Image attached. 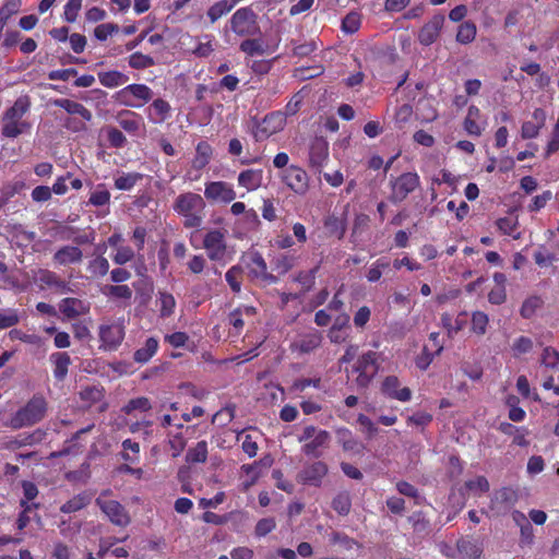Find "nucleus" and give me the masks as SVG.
Listing matches in <instances>:
<instances>
[{"label":"nucleus","mask_w":559,"mask_h":559,"mask_svg":"<svg viewBox=\"0 0 559 559\" xmlns=\"http://www.w3.org/2000/svg\"><path fill=\"white\" fill-rule=\"evenodd\" d=\"M174 211L182 217L186 228H199L203 223L205 202L203 198L193 192L179 194L174 204Z\"/></svg>","instance_id":"nucleus-1"},{"label":"nucleus","mask_w":559,"mask_h":559,"mask_svg":"<svg viewBox=\"0 0 559 559\" xmlns=\"http://www.w3.org/2000/svg\"><path fill=\"white\" fill-rule=\"evenodd\" d=\"M29 108V98L27 96L19 97L3 114L1 134L14 139L28 132L32 124L24 120L23 117L28 112Z\"/></svg>","instance_id":"nucleus-2"},{"label":"nucleus","mask_w":559,"mask_h":559,"mask_svg":"<svg viewBox=\"0 0 559 559\" xmlns=\"http://www.w3.org/2000/svg\"><path fill=\"white\" fill-rule=\"evenodd\" d=\"M47 412V403L40 395L33 396L10 419V426L14 429L32 426L40 421Z\"/></svg>","instance_id":"nucleus-3"},{"label":"nucleus","mask_w":559,"mask_h":559,"mask_svg":"<svg viewBox=\"0 0 559 559\" xmlns=\"http://www.w3.org/2000/svg\"><path fill=\"white\" fill-rule=\"evenodd\" d=\"M227 230L225 229H210L203 238V248L206 251L207 258L211 261L225 264L230 260L226 242Z\"/></svg>","instance_id":"nucleus-4"},{"label":"nucleus","mask_w":559,"mask_h":559,"mask_svg":"<svg viewBox=\"0 0 559 559\" xmlns=\"http://www.w3.org/2000/svg\"><path fill=\"white\" fill-rule=\"evenodd\" d=\"M109 493V490L102 491L95 500L96 506L114 525L128 526L131 522L129 512L119 501L107 499Z\"/></svg>","instance_id":"nucleus-5"},{"label":"nucleus","mask_w":559,"mask_h":559,"mask_svg":"<svg viewBox=\"0 0 559 559\" xmlns=\"http://www.w3.org/2000/svg\"><path fill=\"white\" fill-rule=\"evenodd\" d=\"M331 440V436L326 430L317 428L316 426H307L298 436V441L304 443L302 452L306 455L319 456L321 450L326 448Z\"/></svg>","instance_id":"nucleus-6"},{"label":"nucleus","mask_w":559,"mask_h":559,"mask_svg":"<svg viewBox=\"0 0 559 559\" xmlns=\"http://www.w3.org/2000/svg\"><path fill=\"white\" fill-rule=\"evenodd\" d=\"M152 97L153 92L145 84H130L114 96L119 104L131 108L141 107L144 103L151 100Z\"/></svg>","instance_id":"nucleus-7"},{"label":"nucleus","mask_w":559,"mask_h":559,"mask_svg":"<svg viewBox=\"0 0 559 559\" xmlns=\"http://www.w3.org/2000/svg\"><path fill=\"white\" fill-rule=\"evenodd\" d=\"M100 348L116 350L122 343L126 334L123 320L110 321L99 326Z\"/></svg>","instance_id":"nucleus-8"},{"label":"nucleus","mask_w":559,"mask_h":559,"mask_svg":"<svg viewBox=\"0 0 559 559\" xmlns=\"http://www.w3.org/2000/svg\"><path fill=\"white\" fill-rule=\"evenodd\" d=\"M278 177L288 189L298 195H305L309 190V176L304 168L297 165H289L280 171Z\"/></svg>","instance_id":"nucleus-9"},{"label":"nucleus","mask_w":559,"mask_h":559,"mask_svg":"<svg viewBox=\"0 0 559 559\" xmlns=\"http://www.w3.org/2000/svg\"><path fill=\"white\" fill-rule=\"evenodd\" d=\"M286 124L285 115L282 111H273L266 115L259 123H257L253 136L257 141H263L271 135L282 131Z\"/></svg>","instance_id":"nucleus-10"},{"label":"nucleus","mask_w":559,"mask_h":559,"mask_svg":"<svg viewBox=\"0 0 559 559\" xmlns=\"http://www.w3.org/2000/svg\"><path fill=\"white\" fill-rule=\"evenodd\" d=\"M419 176L416 173H405L391 180V201L402 202L419 186Z\"/></svg>","instance_id":"nucleus-11"},{"label":"nucleus","mask_w":559,"mask_h":559,"mask_svg":"<svg viewBox=\"0 0 559 559\" xmlns=\"http://www.w3.org/2000/svg\"><path fill=\"white\" fill-rule=\"evenodd\" d=\"M357 373L356 383L359 388H366L378 371L377 354L365 353L356 362L353 369Z\"/></svg>","instance_id":"nucleus-12"},{"label":"nucleus","mask_w":559,"mask_h":559,"mask_svg":"<svg viewBox=\"0 0 559 559\" xmlns=\"http://www.w3.org/2000/svg\"><path fill=\"white\" fill-rule=\"evenodd\" d=\"M204 195L206 199L229 203L236 199V192L233 186L225 181H212L205 185Z\"/></svg>","instance_id":"nucleus-13"},{"label":"nucleus","mask_w":559,"mask_h":559,"mask_svg":"<svg viewBox=\"0 0 559 559\" xmlns=\"http://www.w3.org/2000/svg\"><path fill=\"white\" fill-rule=\"evenodd\" d=\"M242 263L247 267L249 276L252 278L275 281V277L267 273L266 262L259 252H249L242 258Z\"/></svg>","instance_id":"nucleus-14"},{"label":"nucleus","mask_w":559,"mask_h":559,"mask_svg":"<svg viewBox=\"0 0 559 559\" xmlns=\"http://www.w3.org/2000/svg\"><path fill=\"white\" fill-rule=\"evenodd\" d=\"M254 14L248 8L238 9L230 19V28L237 35H249L252 33Z\"/></svg>","instance_id":"nucleus-15"},{"label":"nucleus","mask_w":559,"mask_h":559,"mask_svg":"<svg viewBox=\"0 0 559 559\" xmlns=\"http://www.w3.org/2000/svg\"><path fill=\"white\" fill-rule=\"evenodd\" d=\"M328 474V466L321 461L307 465L299 474V480L310 486H320Z\"/></svg>","instance_id":"nucleus-16"},{"label":"nucleus","mask_w":559,"mask_h":559,"mask_svg":"<svg viewBox=\"0 0 559 559\" xmlns=\"http://www.w3.org/2000/svg\"><path fill=\"white\" fill-rule=\"evenodd\" d=\"M444 23V16H432L419 31L418 40L421 45L429 46L437 40Z\"/></svg>","instance_id":"nucleus-17"},{"label":"nucleus","mask_w":559,"mask_h":559,"mask_svg":"<svg viewBox=\"0 0 559 559\" xmlns=\"http://www.w3.org/2000/svg\"><path fill=\"white\" fill-rule=\"evenodd\" d=\"M457 559H478L483 554V544L471 537H463L456 543Z\"/></svg>","instance_id":"nucleus-18"},{"label":"nucleus","mask_w":559,"mask_h":559,"mask_svg":"<svg viewBox=\"0 0 559 559\" xmlns=\"http://www.w3.org/2000/svg\"><path fill=\"white\" fill-rule=\"evenodd\" d=\"M329 158V144L323 139H316L309 152L310 165L314 168H321Z\"/></svg>","instance_id":"nucleus-19"},{"label":"nucleus","mask_w":559,"mask_h":559,"mask_svg":"<svg viewBox=\"0 0 559 559\" xmlns=\"http://www.w3.org/2000/svg\"><path fill=\"white\" fill-rule=\"evenodd\" d=\"M321 342V334L317 331H313L305 335H301L292 344V348L294 352H298L300 354H308L318 348Z\"/></svg>","instance_id":"nucleus-20"},{"label":"nucleus","mask_w":559,"mask_h":559,"mask_svg":"<svg viewBox=\"0 0 559 559\" xmlns=\"http://www.w3.org/2000/svg\"><path fill=\"white\" fill-rule=\"evenodd\" d=\"M83 259V252L79 247L64 246L56 251L53 261L60 265L80 263Z\"/></svg>","instance_id":"nucleus-21"},{"label":"nucleus","mask_w":559,"mask_h":559,"mask_svg":"<svg viewBox=\"0 0 559 559\" xmlns=\"http://www.w3.org/2000/svg\"><path fill=\"white\" fill-rule=\"evenodd\" d=\"M59 310L67 319H74L86 313L88 307L80 299L64 298L59 304Z\"/></svg>","instance_id":"nucleus-22"},{"label":"nucleus","mask_w":559,"mask_h":559,"mask_svg":"<svg viewBox=\"0 0 559 559\" xmlns=\"http://www.w3.org/2000/svg\"><path fill=\"white\" fill-rule=\"evenodd\" d=\"M92 499H93L92 492L82 491V492L75 495L74 497H72L71 499H69L68 501H66L60 507V511L66 514L81 511L91 503Z\"/></svg>","instance_id":"nucleus-23"},{"label":"nucleus","mask_w":559,"mask_h":559,"mask_svg":"<svg viewBox=\"0 0 559 559\" xmlns=\"http://www.w3.org/2000/svg\"><path fill=\"white\" fill-rule=\"evenodd\" d=\"M263 181V171L261 169H247L238 175V185L247 189V191H254L261 187Z\"/></svg>","instance_id":"nucleus-24"},{"label":"nucleus","mask_w":559,"mask_h":559,"mask_svg":"<svg viewBox=\"0 0 559 559\" xmlns=\"http://www.w3.org/2000/svg\"><path fill=\"white\" fill-rule=\"evenodd\" d=\"M348 322L349 317L345 313L338 316L335 319L332 328L329 331V338L332 343L341 344L345 342L347 337V330L349 329Z\"/></svg>","instance_id":"nucleus-25"},{"label":"nucleus","mask_w":559,"mask_h":559,"mask_svg":"<svg viewBox=\"0 0 559 559\" xmlns=\"http://www.w3.org/2000/svg\"><path fill=\"white\" fill-rule=\"evenodd\" d=\"M50 361L53 365V377L58 381H63L68 374L71 358L68 353L57 352L50 355Z\"/></svg>","instance_id":"nucleus-26"},{"label":"nucleus","mask_w":559,"mask_h":559,"mask_svg":"<svg viewBox=\"0 0 559 559\" xmlns=\"http://www.w3.org/2000/svg\"><path fill=\"white\" fill-rule=\"evenodd\" d=\"M337 440L344 451L352 452L353 454H360L365 449V445L346 428L337 430Z\"/></svg>","instance_id":"nucleus-27"},{"label":"nucleus","mask_w":559,"mask_h":559,"mask_svg":"<svg viewBox=\"0 0 559 559\" xmlns=\"http://www.w3.org/2000/svg\"><path fill=\"white\" fill-rule=\"evenodd\" d=\"M170 105L162 99H155L148 108V119L155 123H163L170 116Z\"/></svg>","instance_id":"nucleus-28"},{"label":"nucleus","mask_w":559,"mask_h":559,"mask_svg":"<svg viewBox=\"0 0 559 559\" xmlns=\"http://www.w3.org/2000/svg\"><path fill=\"white\" fill-rule=\"evenodd\" d=\"M52 104L57 107L63 108L70 115L81 116L86 121L92 119V112L78 102L68 98H58L55 99Z\"/></svg>","instance_id":"nucleus-29"},{"label":"nucleus","mask_w":559,"mask_h":559,"mask_svg":"<svg viewBox=\"0 0 559 559\" xmlns=\"http://www.w3.org/2000/svg\"><path fill=\"white\" fill-rule=\"evenodd\" d=\"M212 153V146L207 142L202 141L198 143L195 155L191 162L192 167L197 170L203 169L211 162Z\"/></svg>","instance_id":"nucleus-30"},{"label":"nucleus","mask_w":559,"mask_h":559,"mask_svg":"<svg viewBox=\"0 0 559 559\" xmlns=\"http://www.w3.org/2000/svg\"><path fill=\"white\" fill-rule=\"evenodd\" d=\"M98 80L103 86L115 88L126 84L129 81V76L120 71L111 70L99 72Z\"/></svg>","instance_id":"nucleus-31"},{"label":"nucleus","mask_w":559,"mask_h":559,"mask_svg":"<svg viewBox=\"0 0 559 559\" xmlns=\"http://www.w3.org/2000/svg\"><path fill=\"white\" fill-rule=\"evenodd\" d=\"M237 2L238 0H219L212 4L206 12L211 23H215L222 16L229 13L237 4Z\"/></svg>","instance_id":"nucleus-32"},{"label":"nucleus","mask_w":559,"mask_h":559,"mask_svg":"<svg viewBox=\"0 0 559 559\" xmlns=\"http://www.w3.org/2000/svg\"><path fill=\"white\" fill-rule=\"evenodd\" d=\"M158 341L155 337L146 340L143 347L139 348L134 353V360L140 364L147 362L157 352Z\"/></svg>","instance_id":"nucleus-33"},{"label":"nucleus","mask_w":559,"mask_h":559,"mask_svg":"<svg viewBox=\"0 0 559 559\" xmlns=\"http://www.w3.org/2000/svg\"><path fill=\"white\" fill-rule=\"evenodd\" d=\"M143 175L140 173H127L121 174L115 179V187L118 190L129 191L131 190L140 180H142Z\"/></svg>","instance_id":"nucleus-34"},{"label":"nucleus","mask_w":559,"mask_h":559,"mask_svg":"<svg viewBox=\"0 0 559 559\" xmlns=\"http://www.w3.org/2000/svg\"><path fill=\"white\" fill-rule=\"evenodd\" d=\"M207 459L206 441H199L193 448H190L186 454L188 463H204Z\"/></svg>","instance_id":"nucleus-35"},{"label":"nucleus","mask_w":559,"mask_h":559,"mask_svg":"<svg viewBox=\"0 0 559 559\" xmlns=\"http://www.w3.org/2000/svg\"><path fill=\"white\" fill-rule=\"evenodd\" d=\"M477 28L475 23L466 21L459 26L456 40L460 44L467 45L476 37Z\"/></svg>","instance_id":"nucleus-36"},{"label":"nucleus","mask_w":559,"mask_h":559,"mask_svg":"<svg viewBox=\"0 0 559 559\" xmlns=\"http://www.w3.org/2000/svg\"><path fill=\"white\" fill-rule=\"evenodd\" d=\"M465 312L457 316L454 322H452V318L448 313H443L441 316V323L444 329H447L448 335L452 337L457 332H460L465 325V319L463 318Z\"/></svg>","instance_id":"nucleus-37"},{"label":"nucleus","mask_w":559,"mask_h":559,"mask_svg":"<svg viewBox=\"0 0 559 559\" xmlns=\"http://www.w3.org/2000/svg\"><path fill=\"white\" fill-rule=\"evenodd\" d=\"M152 408V404L147 397L141 396L130 400L123 407L122 412L131 415L135 412L145 413Z\"/></svg>","instance_id":"nucleus-38"},{"label":"nucleus","mask_w":559,"mask_h":559,"mask_svg":"<svg viewBox=\"0 0 559 559\" xmlns=\"http://www.w3.org/2000/svg\"><path fill=\"white\" fill-rule=\"evenodd\" d=\"M350 507H352V498H350L349 492L342 491V492H338L333 498L332 508L340 515H347L350 511Z\"/></svg>","instance_id":"nucleus-39"},{"label":"nucleus","mask_w":559,"mask_h":559,"mask_svg":"<svg viewBox=\"0 0 559 559\" xmlns=\"http://www.w3.org/2000/svg\"><path fill=\"white\" fill-rule=\"evenodd\" d=\"M19 310L13 308L0 309V330L9 329L20 322Z\"/></svg>","instance_id":"nucleus-40"},{"label":"nucleus","mask_w":559,"mask_h":559,"mask_svg":"<svg viewBox=\"0 0 559 559\" xmlns=\"http://www.w3.org/2000/svg\"><path fill=\"white\" fill-rule=\"evenodd\" d=\"M534 261L539 267H547L552 264L554 261H557L559 258L556 257L551 251H549L545 246H540L534 252Z\"/></svg>","instance_id":"nucleus-41"},{"label":"nucleus","mask_w":559,"mask_h":559,"mask_svg":"<svg viewBox=\"0 0 559 559\" xmlns=\"http://www.w3.org/2000/svg\"><path fill=\"white\" fill-rule=\"evenodd\" d=\"M81 400L86 403L87 406L93 405L102 401L104 397V391L98 386H86L80 392Z\"/></svg>","instance_id":"nucleus-42"},{"label":"nucleus","mask_w":559,"mask_h":559,"mask_svg":"<svg viewBox=\"0 0 559 559\" xmlns=\"http://www.w3.org/2000/svg\"><path fill=\"white\" fill-rule=\"evenodd\" d=\"M118 122L120 127L127 132H136L140 128L139 121L135 118V114L132 111H122L119 115Z\"/></svg>","instance_id":"nucleus-43"},{"label":"nucleus","mask_w":559,"mask_h":559,"mask_svg":"<svg viewBox=\"0 0 559 559\" xmlns=\"http://www.w3.org/2000/svg\"><path fill=\"white\" fill-rule=\"evenodd\" d=\"M390 265V262L386 259H378L373 262L367 273V280L371 283L379 281L382 276L384 270H386Z\"/></svg>","instance_id":"nucleus-44"},{"label":"nucleus","mask_w":559,"mask_h":559,"mask_svg":"<svg viewBox=\"0 0 559 559\" xmlns=\"http://www.w3.org/2000/svg\"><path fill=\"white\" fill-rule=\"evenodd\" d=\"M240 50L248 56H262L265 52L263 43L260 39H246L240 44Z\"/></svg>","instance_id":"nucleus-45"},{"label":"nucleus","mask_w":559,"mask_h":559,"mask_svg":"<svg viewBox=\"0 0 559 559\" xmlns=\"http://www.w3.org/2000/svg\"><path fill=\"white\" fill-rule=\"evenodd\" d=\"M489 323L488 316L483 311H475L472 314V331L476 334L484 335Z\"/></svg>","instance_id":"nucleus-46"},{"label":"nucleus","mask_w":559,"mask_h":559,"mask_svg":"<svg viewBox=\"0 0 559 559\" xmlns=\"http://www.w3.org/2000/svg\"><path fill=\"white\" fill-rule=\"evenodd\" d=\"M110 201V193L103 185L97 186V188L91 193L88 203L94 206H103L108 204Z\"/></svg>","instance_id":"nucleus-47"},{"label":"nucleus","mask_w":559,"mask_h":559,"mask_svg":"<svg viewBox=\"0 0 559 559\" xmlns=\"http://www.w3.org/2000/svg\"><path fill=\"white\" fill-rule=\"evenodd\" d=\"M361 25V16L357 12H349L342 22V29L347 34L356 33Z\"/></svg>","instance_id":"nucleus-48"},{"label":"nucleus","mask_w":559,"mask_h":559,"mask_svg":"<svg viewBox=\"0 0 559 559\" xmlns=\"http://www.w3.org/2000/svg\"><path fill=\"white\" fill-rule=\"evenodd\" d=\"M297 258L292 254H280L274 260V267L278 273H286L296 265Z\"/></svg>","instance_id":"nucleus-49"},{"label":"nucleus","mask_w":559,"mask_h":559,"mask_svg":"<svg viewBox=\"0 0 559 559\" xmlns=\"http://www.w3.org/2000/svg\"><path fill=\"white\" fill-rule=\"evenodd\" d=\"M499 230L504 234L512 236L514 239L520 238V234H514L518 228V221L513 217H502L497 221Z\"/></svg>","instance_id":"nucleus-50"},{"label":"nucleus","mask_w":559,"mask_h":559,"mask_svg":"<svg viewBox=\"0 0 559 559\" xmlns=\"http://www.w3.org/2000/svg\"><path fill=\"white\" fill-rule=\"evenodd\" d=\"M154 59L142 52H134L129 57V66L133 69H146L154 66Z\"/></svg>","instance_id":"nucleus-51"},{"label":"nucleus","mask_w":559,"mask_h":559,"mask_svg":"<svg viewBox=\"0 0 559 559\" xmlns=\"http://www.w3.org/2000/svg\"><path fill=\"white\" fill-rule=\"evenodd\" d=\"M242 273V267L240 265L231 266L225 274V278L230 286L231 290L235 293H239L241 289V283L239 281V276Z\"/></svg>","instance_id":"nucleus-52"},{"label":"nucleus","mask_w":559,"mask_h":559,"mask_svg":"<svg viewBox=\"0 0 559 559\" xmlns=\"http://www.w3.org/2000/svg\"><path fill=\"white\" fill-rule=\"evenodd\" d=\"M104 294L119 299H131L132 297V290L127 285L106 286Z\"/></svg>","instance_id":"nucleus-53"},{"label":"nucleus","mask_w":559,"mask_h":559,"mask_svg":"<svg viewBox=\"0 0 559 559\" xmlns=\"http://www.w3.org/2000/svg\"><path fill=\"white\" fill-rule=\"evenodd\" d=\"M158 302L162 317H169L174 312L176 301L173 295L165 292L159 293Z\"/></svg>","instance_id":"nucleus-54"},{"label":"nucleus","mask_w":559,"mask_h":559,"mask_svg":"<svg viewBox=\"0 0 559 559\" xmlns=\"http://www.w3.org/2000/svg\"><path fill=\"white\" fill-rule=\"evenodd\" d=\"M34 441L33 435H20L3 442L2 448L8 450H16L24 445L32 444Z\"/></svg>","instance_id":"nucleus-55"},{"label":"nucleus","mask_w":559,"mask_h":559,"mask_svg":"<svg viewBox=\"0 0 559 559\" xmlns=\"http://www.w3.org/2000/svg\"><path fill=\"white\" fill-rule=\"evenodd\" d=\"M82 1L83 0H69L63 10V19L69 22L73 23L76 21V17L79 15V12L82 8Z\"/></svg>","instance_id":"nucleus-56"},{"label":"nucleus","mask_w":559,"mask_h":559,"mask_svg":"<svg viewBox=\"0 0 559 559\" xmlns=\"http://www.w3.org/2000/svg\"><path fill=\"white\" fill-rule=\"evenodd\" d=\"M559 151V118L557 119L546 145L545 155L549 157L554 153Z\"/></svg>","instance_id":"nucleus-57"},{"label":"nucleus","mask_w":559,"mask_h":559,"mask_svg":"<svg viewBox=\"0 0 559 559\" xmlns=\"http://www.w3.org/2000/svg\"><path fill=\"white\" fill-rule=\"evenodd\" d=\"M325 228L333 235L342 237L345 233V225L343 219L335 215H330L324 221Z\"/></svg>","instance_id":"nucleus-58"},{"label":"nucleus","mask_w":559,"mask_h":559,"mask_svg":"<svg viewBox=\"0 0 559 559\" xmlns=\"http://www.w3.org/2000/svg\"><path fill=\"white\" fill-rule=\"evenodd\" d=\"M540 364L546 368H557L559 365V353L552 347H546L543 350Z\"/></svg>","instance_id":"nucleus-59"},{"label":"nucleus","mask_w":559,"mask_h":559,"mask_svg":"<svg viewBox=\"0 0 559 559\" xmlns=\"http://www.w3.org/2000/svg\"><path fill=\"white\" fill-rule=\"evenodd\" d=\"M88 270L95 276H104L109 270V262L104 257H97L90 262Z\"/></svg>","instance_id":"nucleus-60"},{"label":"nucleus","mask_w":559,"mask_h":559,"mask_svg":"<svg viewBox=\"0 0 559 559\" xmlns=\"http://www.w3.org/2000/svg\"><path fill=\"white\" fill-rule=\"evenodd\" d=\"M465 487L473 491L475 495L484 493L489 490V483L486 477L477 476L474 479H469L465 483Z\"/></svg>","instance_id":"nucleus-61"},{"label":"nucleus","mask_w":559,"mask_h":559,"mask_svg":"<svg viewBox=\"0 0 559 559\" xmlns=\"http://www.w3.org/2000/svg\"><path fill=\"white\" fill-rule=\"evenodd\" d=\"M512 352L515 357L530 353L533 348V341L526 336H520L512 344Z\"/></svg>","instance_id":"nucleus-62"},{"label":"nucleus","mask_w":559,"mask_h":559,"mask_svg":"<svg viewBox=\"0 0 559 559\" xmlns=\"http://www.w3.org/2000/svg\"><path fill=\"white\" fill-rule=\"evenodd\" d=\"M39 281L50 287L66 288V283L51 271L43 270L39 272Z\"/></svg>","instance_id":"nucleus-63"},{"label":"nucleus","mask_w":559,"mask_h":559,"mask_svg":"<svg viewBox=\"0 0 559 559\" xmlns=\"http://www.w3.org/2000/svg\"><path fill=\"white\" fill-rule=\"evenodd\" d=\"M540 305L542 299L539 297L532 296L527 298L521 307V316L526 319L531 318Z\"/></svg>","instance_id":"nucleus-64"}]
</instances>
